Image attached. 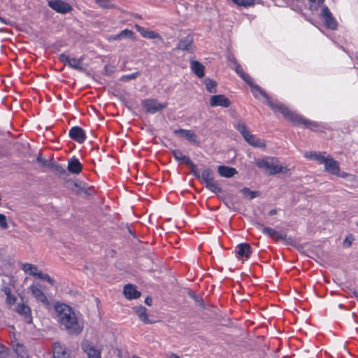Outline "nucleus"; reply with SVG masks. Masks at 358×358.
Wrapping results in <instances>:
<instances>
[{
    "mask_svg": "<svg viewBox=\"0 0 358 358\" xmlns=\"http://www.w3.org/2000/svg\"><path fill=\"white\" fill-rule=\"evenodd\" d=\"M57 320L69 334L79 335L83 330L84 322L81 315L65 303L55 306Z\"/></svg>",
    "mask_w": 358,
    "mask_h": 358,
    "instance_id": "nucleus-1",
    "label": "nucleus"
},
{
    "mask_svg": "<svg viewBox=\"0 0 358 358\" xmlns=\"http://www.w3.org/2000/svg\"><path fill=\"white\" fill-rule=\"evenodd\" d=\"M252 88V92L256 98H260L262 96L266 100L267 104L275 112H280L289 121L292 122L295 124H303L305 127L311 129L312 130L316 131L317 125L315 122L307 120L300 115L290 111L282 104L277 101H271L266 93L257 85L253 84L252 80L251 79V83L248 84Z\"/></svg>",
    "mask_w": 358,
    "mask_h": 358,
    "instance_id": "nucleus-2",
    "label": "nucleus"
},
{
    "mask_svg": "<svg viewBox=\"0 0 358 358\" xmlns=\"http://www.w3.org/2000/svg\"><path fill=\"white\" fill-rule=\"evenodd\" d=\"M256 164L259 168L264 169L271 175L286 172L287 170L286 166H283L276 158L273 157H266L258 160Z\"/></svg>",
    "mask_w": 358,
    "mask_h": 358,
    "instance_id": "nucleus-3",
    "label": "nucleus"
},
{
    "mask_svg": "<svg viewBox=\"0 0 358 358\" xmlns=\"http://www.w3.org/2000/svg\"><path fill=\"white\" fill-rule=\"evenodd\" d=\"M144 109L150 113H155L161 111L167 106V103L159 102L157 99H148L142 102Z\"/></svg>",
    "mask_w": 358,
    "mask_h": 358,
    "instance_id": "nucleus-4",
    "label": "nucleus"
},
{
    "mask_svg": "<svg viewBox=\"0 0 358 358\" xmlns=\"http://www.w3.org/2000/svg\"><path fill=\"white\" fill-rule=\"evenodd\" d=\"M320 164L324 165V169L328 173L335 175L338 173L339 171V164L338 162L334 160L329 155H326V153L324 155V159L320 161Z\"/></svg>",
    "mask_w": 358,
    "mask_h": 358,
    "instance_id": "nucleus-5",
    "label": "nucleus"
},
{
    "mask_svg": "<svg viewBox=\"0 0 358 358\" xmlns=\"http://www.w3.org/2000/svg\"><path fill=\"white\" fill-rule=\"evenodd\" d=\"M48 3L52 10L61 14H66L72 10L71 5L62 0H50Z\"/></svg>",
    "mask_w": 358,
    "mask_h": 358,
    "instance_id": "nucleus-6",
    "label": "nucleus"
},
{
    "mask_svg": "<svg viewBox=\"0 0 358 358\" xmlns=\"http://www.w3.org/2000/svg\"><path fill=\"white\" fill-rule=\"evenodd\" d=\"M29 292L38 302L47 304L48 300L41 289V285L39 283H33L28 287Z\"/></svg>",
    "mask_w": 358,
    "mask_h": 358,
    "instance_id": "nucleus-7",
    "label": "nucleus"
},
{
    "mask_svg": "<svg viewBox=\"0 0 358 358\" xmlns=\"http://www.w3.org/2000/svg\"><path fill=\"white\" fill-rule=\"evenodd\" d=\"M320 15L324 19L326 25L331 29H335L337 27V22L333 17L331 13L326 6H322Z\"/></svg>",
    "mask_w": 358,
    "mask_h": 358,
    "instance_id": "nucleus-8",
    "label": "nucleus"
},
{
    "mask_svg": "<svg viewBox=\"0 0 358 358\" xmlns=\"http://www.w3.org/2000/svg\"><path fill=\"white\" fill-rule=\"evenodd\" d=\"M236 252V257L243 262L250 257L252 253L251 247L248 243H241L237 245Z\"/></svg>",
    "mask_w": 358,
    "mask_h": 358,
    "instance_id": "nucleus-9",
    "label": "nucleus"
},
{
    "mask_svg": "<svg viewBox=\"0 0 358 358\" xmlns=\"http://www.w3.org/2000/svg\"><path fill=\"white\" fill-rule=\"evenodd\" d=\"M81 348L87 355L88 358H101V350L96 349L93 343L85 341L82 343Z\"/></svg>",
    "mask_w": 358,
    "mask_h": 358,
    "instance_id": "nucleus-10",
    "label": "nucleus"
},
{
    "mask_svg": "<svg viewBox=\"0 0 358 358\" xmlns=\"http://www.w3.org/2000/svg\"><path fill=\"white\" fill-rule=\"evenodd\" d=\"M231 102L228 98L223 94L214 95L210 97V105L212 107L221 106L227 108Z\"/></svg>",
    "mask_w": 358,
    "mask_h": 358,
    "instance_id": "nucleus-11",
    "label": "nucleus"
},
{
    "mask_svg": "<svg viewBox=\"0 0 358 358\" xmlns=\"http://www.w3.org/2000/svg\"><path fill=\"white\" fill-rule=\"evenodd\" d=\"M69 136L79 143H83L86 139L85 131L80 127H73L69 131Z\"/></svg>",
    "mask_w": 358,
    "mask_h": 358,
    "instance_id": "nucleus-12",
    "label": "nucleus"
},
{
    "mask_svg": "<svg viewBox=\"0 0 358 358\" xmlns=\"http://www.w3.org/2000/svg\"><path fill=\"white\" fill-rule=\"evenodd\" d=\"M54 358H70L64 345L59 342H55L52 345Z\"/></svg>",
    "mask_w": 358,
    "mask_h": 358,
    "instance_id": "nucleus-13",
    "label": "nucleus"
},
{
    "mask_svg": "<svg viewBox=\"0 0 358 358\" xmlns=\"http://www.w3.org/2000/svg\"><path fill=\"white\" fill-rule=\"evenodd\" d=\"M135 28L141 34V35L144 38L162 40L160 35L158 33H157L152 30L144 28L140 25H136Z\"/></svg>",
    "mask_w": 358,
    "mask_h": 358,
    "instance_id": "nucleus-14",
    "label": "nucleus"
},
{
    "mask_svg": "<svg viewBox=\"0 0 358 358\" xmlns=\"http://www.w3.org/2000/svg\"><path fill=\"white\" fill-rule=\"evenodd\" d=\"M15 310L20 315L24 317L26 322L27 323H31L32 322V317L31 315V308L25 305L24 303H19L15 308Z\"/></svg>",
    "mask_w": 358,
    "mask_h": 358,
    "instance_id": "nucleus-15",
    "label": "nucleus"
},
{
    "mask_svg": "<svg viewBox=\"0 0 358 358\" xmlns=\"http://www.w3.org/2000/svg\"><path fill=\"white\" fill-rule=\"evenodd\" d=\"M21 268L24 273L38 278L41 273L36 265L29 263L23 264Z\"/></svg>",
    "mask_w": 358,
    "mask_h": 358,
    "instance_id": "nucleus-16",
    "label": "nucleus"
},
{
    "mask_svg": "<svg viewBox=\"0 0 358 358\" xmlns=\"http://www.w3.org/2000/svg\"><path fill=\"white\" fill-rule=\"evenodd\" d=\"M124 294L125 297L128 299H137L141 296L140 292H138L136 287L131 284H128L124 286Z\"/></svg>",
    "mask_w": 358,
    "mask_h": 358,
    "instance_id": "nucleus-17",
    "label": "nucleus"
},
{
    "mask_svg": "<svg viewBox=\"0 0 358 358\" xmlns=\"http://www.w3.org/2000/svg\"><path fill=\"white\" fill-rule=\"evenodd\" d=\"M134 310L139 319L145 324H152L154 322L150 320L147 314V310L145 307L140 306L134 308Z\"/></svg>",
    "mask_w": 358,
    "mask_h": 358,
    "instance_id": "nucleus-18",
    "label": "nucleus"
},
{
    "mask_svg": "<svg viewBox=\"0 0 358 358\" xmlns=\"http://www.w3.org/2000/svg\"><path fill=\"white\" fill-rule=\"evenodd\" d=\"M173 133L176 135H180L185 137L189 141L192 143L196 142V136L195 135L194 132L191 130L180 129L174 130Z\"/></svg>",
    "mask_w": 358,
    "mask_h": 358,
    "instance_id": "nucleus-19",
    "label": "nucleus"
},
{
    "mask_svg": "<svg viewBox=\"0 0 358 358\" xmlns=\"http://www.w3.org/2000/svg\"><path fill=\"white\" fill-rule=\"evenodd\" d=\"M244 138L250 145L254 147L264 148L266 145L264 141L257 138L255 136L251 134L250 133L246 134Z\"/></svg>",
    "mask_w": 358,
    "mask_h": 358,
    "instance_id": "nucleus-20",
    "label": "nucleus"
},
{
    "mask_svg": "<svg viewBox=\"0 0 358 358\" xmlns=\"http://www.w3.org/2000/svg\"><path fill=\"white\" fill-rule=\"evenodd\" d=\"M190 67L192 71L199 77L204 76L205 66L198 61L192 60L190 62Z\"/></svg>",
    "mask_w": 358,
    "mask_h": 358,
    "instance_id": "nucleus-21",
    "label": "nucleus"
},
{
    "mask_svg": "<svg viewBox=\"0 0 358 358\" xmlns=\"http://www.w3.org/2000/svg\"><path fill=\"white\" fill-rule=\"evenodd\" d=\"M193 42V37L191 35H187L186 37L182 38L178 45V48L182 50H191Z\"/></svg>",
    "mask_w": 358,
    "mask_h": 358,
    "instance_id": "nucleus-22",
    "label": "nucleus"
},
{
    "mask_svg": "<svg viewBox=\"0 0 358 358\" xmlns=\"http://www.w3.org/2000/svg\"><path fill=\"white\" fill-rule=\"evenodd\" d=\"M217 171L221 176L225 178H231L237 173L236 169L226 166H219Z\"/></svg>",
    "mask_w": 358,
    "mask_h": 358,
    "instance_id": "nucleus-23",
    "label": "nucleus"
},
{
    "mask_svg": "<svg viewBox=\"0 0 358 358\" xmlns=\"http://www.w3.org/2000/svg\"><path fill=\"white\" fill-rule=\"evenodd\" d=\"M172 154L176 161L187 165L192 164L191 159L187 156L183 155L180 150H172Z\"/></svg>",
    "mask_w": 358,
    "mask_h": 358,
    "instance_id": "nucleus-24",
    "label": "nucleus"
},
{
    "mask_svg": "<svg viewBox=\"0 0 358 358\" xmlns=\"http://www.w3.org/2000/svg\"><path fill=\"white\" fill-rule=\"evenodd\" d=\"M68 170L72 173L78 174L82 171V164L78 159L73 158L69 162Z\"/></svg>",
    "mask_w": 358,
    "mask_h": 358,
    "instance_id": "nucleus-25",
    "label": "nucleus"
},
{
    "mask_svg": "<svg viewBox=\"0 0 358 358\" xmlns=\"http://www.w3.org/2000/svg\"><path fill=\"white\" fill-rule=\"evenodd\" d=\"M197 177L201 178V182L205 185L214 180L213 172L210 169H203L201 173V176L199 175Z\"/></svg>",
    "mask_w": 358,
    "mask_h": 358,
    "instance_id": "nucleus-26",
    "label": "nucleus"
},
{
    "mask_svg": "<svg viewBox=\"0 0 358 358\" xmlns=\"http://www.w3.org/2000/svg\"><path fill=\"white\" fill-rule=\"evenodd\" d=\"M259 229L262 230V233L267 235L273 238H283L282 235H280L274 229L268 227H259Z\"/></svg>",
    "mask_w": 358,
    "mask_h": 358,
    "instance_id": "nucleus-27",
    "label": "nucleus"
},
{
    "mask_svg": "<svg viewBox=\"0 0 358 358\" xmlns=\"http://www.w3.org/2000/svg\"><path fill=\"white\" fill-rule=\"evenodd\" d=\"M324 153L325 152H307L304 154V157L309 159L315 160L320 164V161L324 159Z\"/></svg>",
    "mask_w": 358,
    "mask_h": 358,
    "instance_id": "nucleus-28",
    "label": "nucleus"
},
{
    "mask_svg": "<svg viewBox=\"0 0 358 358\" xmlns=\"http://www.w3.org/2000/svg\"><path fill=\"white\" fill-rule=\"evenodd\" d=\"M236 66H235V71L240 76V77L243 80H245L248 84H250L251 83V78L249 75L246 74L244 73L242 67L238 64H235Z\"/></svg>",
    "mask_w": 358,
    "mask_h": 358,
    "instance_id": "nucleus-29",
    "label": "nucleus"
},
{
    "mask_svg": "<svg viewBox=\"0 0 358 358\" xmlns=\"http://www.w3.org/2000/svg\"><path fill=\"white\" fill-rule=\"evenodd\" d=\"M205 185L206 188L213 193H220L222 191L221 187H220L215 180L209 182V183H206Z\"/></svg>",
    "mask_w": 358,
    "mask_h": 358,
    "instance_id": "nucleus-30",
    "label": "nucleus"
},
{
    "mask_svg": "<svg viewBox=\"0 0 358 358\" xmlns=\"http://www.w3.org/2000/svg\"><path fill=\"white\" fill-rule=\"evenodd\" d=\"M241 192L245 198L249 199H252L258 196L257 192L251 191L248 187H244L242 189H241Z\"/></svg>",
    "mask_w": 358,
    "mask_h": 358,
    "instance_id": "nucleus-31",
    "label": "nucleus"
},
{
    "mask_svg": "<svg viewBox=\"0 0 358 358\" xmlns=\"http://www.w3.org/2000/svg\"><path fill=\"white\" fill-rule=\"evenodd\" d=\"M204 82L206 84V87L209 92H210V93L216 92V86H217L216 82H215L212 80H210V79H206Z\"/></svg>",
    "mask_w": 358,
    "mask_h": 358,
    "instance_id": "nucleus-32",
    "label": "nucleus"
},
{
    "mask_svg": "<svg viewBox=\"0 0 358 358\" xmlns=\"http://www.w3.org/2000/svg\"><path fill=\"white\" fill-rule=\"evenodd\" d=\"M81 62V59L71 58L69 65L75 69H82Z\"/></svg>",
    "mask_w": 358,
    "mask_h": 358,
    "instance_id": "nucleus-33",
    "label": "nucleus"
},
{
    "mask_svg": "<svg viewBox=\"0 0 358 358\" xmlns=\"http://www.w3.org/2000/svg\"><path fill=\"white\" fill-rule=\"evenodd\" d=\"M234 3L239 6H250L254 4L255 0H231Z\"/></svg>",
    "mask_w": 358,
    "mask_h": 358,
    "instance_id": "nucleus-34",
    "label": "nucleus"
},
{
    "mask_svg": "<svg viewBox=\"0 0 358 358\" xmlns=\"http://www.w3.org/2000/svg\"><path fill=\"white\" fill-rule=\"evenodd\" d=\"M236 129L241 132V134L243 135V137L246 136V134H248L250 131L248 130L245 124L243 122H238Z\"/></svg>",
    "mask_w": 358,
    "mask_h": 358,
    "instance_id": "nucleus-35",
    "label": "nucleus"
},
{
    "mask_svg": "<svg viewBox=\"0 0 358 358\" xmlns=\"http://www.w3.org/2000/svg\"><path fill=\"white\" fill-rule=\"evenodd\" d=\"M38 278L47 281L51 285H54L55 283V280L52 278H51L47 273H43L42 271H41Z\"/></svg>",
    "mask_w": 358,
    "mask_h": 358,
    "instance_id": "nucleus-36",
    "label": "nucleus"
},
{
    "mask_svg": "<svg viewBox=\"0 0 358 358\" xmlns=\"http://www.w3.org/2000/svg\"><path fill=\"white\" fill-rule=\"evenodd\" d=\"M120 37L121 38V40L122 38H131L132 36H133V31L131 30H129V29H124L122 30L120 34Z\"/></svg>",
    "mask_w": 358,
    "mask_h": 358,
    "instance_id": "nucleus-37",
    "label": "nucleus"
},
{
    "mask_svg": "<svg viewBox=\"0 0 358 358\" xmlns=\"http://www.w3.org/2000/svg\"><path fill=\"white\" fill-rule=\"evenodd\" d=\"M0 227L3 229L8 228L6 217L3 214H0Z\"/></svg>",
    "mask_w": 358,
    "mask_h": 358,
    "instance_id": "nucleus-38",
    "label": "nucleus"
},
{
    "mask_svg": "<svg viewBox=\"0 0 358 358\" xmlns=\"http://www.w3.org/2000/svg\"><path fill=\"white\" fill-rule=\"evenodd\" d=\"M102 8H109L111 4L108 0H94Z\"/></svg>",
    "mask_w": 358,
    "mask_h": 358,
    "instance_id": "nucleus-39",
    "label": "nucleus"
},
{
    "mask_svg": "<svg viewBox=\"0 0 358 358\" xmlns=\"http://www.w3.org/2000/svg\"><path fill=\"white\" fill-rule=\"evenodd\" d=\"M15 350L20 356H24V355H26V353L24 352V347H23V345H17V347L15 348Z\"/></svg>",
    "mask_w": 358,
    "mask_h": 358,
    "instance_id": "nucleus-40",
    "label": "nucleus"
},
{
    "mask_svg": "<svg viewBox=\"0 0 358 358\" xmlns=\"http://www.w3.org/2000/svg\"><path fill=\"white\" fill-rule=\"evenodd\" d=\"M71 57H70L69 55H65V54H61L59 55V59L62 62H64V63H66L69 64V60L71 59Z\"/></svg>",
    "mask_w": 358,
    "mask_h": 358,
    "instance_id": "nucleus-41",
    "label": "nucleus"
},
{
    "mask_svg": "<svg viewBox=\"0 0 358 358\" xmlns=\"http://www.w3.org/2000/svg\"><path fill=\"white\" fill-rule=\"evenodd\" d=\"M15 300H16L15 296H14L12 294L6 296V302H7V303H8L10 305L13 304L15 303Z\"/></svg>",
    "mask_w": 358,
    "mask_h": 358,
    "instance_id": "nucleus-42",
    "label": "nucleus"
},
{
    "mask_svg": "<svg viewBox=\"0 0 358 358\" xmlns=\"http://www.w3.org/2000/svg\"><path fill=\"white\" fill-rule=\"evenodd\" d=\"M109 40L110 41H112V40H113V41H120V40H121V38H120V35L118 34H115V35H113V36H110Z\"/></svg>",
    "mask_w": 358,
    "mask_h": 358,
    "instance_id": "nucleus-43",
    "label": "nucleus"
},
{
    "mask_svg": "<svg viewBox=\"0 0 358 358\" xmlns=\"http://www.w3.org/2000/svg\"><path fill=\"white\" fill-rule=\"evenodd\" d=\"M0 22H1L3 24H10V21L8 19H6L4 17H2L0 16Z\"/></svg>",
    "mask_w": 358,
    "mask_h": 358,
    "instance_id": "nucleus-44",
    "label": "nucleus"
},
{
    "mask_svg": "<svg viewBox=\"0 0 358 358\" xmlns=\"http://www.w3.org/2000/svg\"><path fill=\"white\" fill-rule=\"evenodd\" d=\"M335 175L337 176H339L341 178H344L347 177L348 173H345V172H340V170H339L338 171V174H335Z\"/></svg>",
    "mask_w": 358,
    "mask_h": 358,
    "instance_id": "nucleus-45",
    "label": "nucleus"
},
{
    "mask_svg": "<svg viewBox=\"0 0 358 358\" xmlns=\"http://www.w3.org/2000/svg\"><path fill=\"white\" fill-rule=\"evenodd\" d=\"M6 348L4 345L0 344V354H4L6 352Z\"/></svg>",
    "mask_w": 358,
    "mask_h": 358,
    "instance_id": "nucleus-46",
    "label": "nucleus"
},
{
    "mask_svg": "<svg viewBox=\"0 0 358 358\" xmlns=\"http://www.w3.org/2000/svg\"><path fill=\"white\" fill-rule=\"evenodd\" d=\"M4 293L6 294V296L11 295L10 289L8 287H5L3 289Z\"/></svg>",
    "mask_w": 358,
    "mask_h": 358,
    "instance_id": "nucleus-47",
    "label": "nucleus"
},
{
    "mask_svg": "<svg viewBox=\"0 0 358 358\" xmlns=\"http://www.w3.org/2000/svg\"><path fill=\"white\" fill-rule=\"evenodd\" d=\"M152 298H150V297H147V298L145 299V303L147 305H148V306H151V304H152Z\"/></svg>",
    "mask_w": 358,
    "mask_h": 358,
    "instance_id": "nucleus-48",
    "label": "nucleus"
},
{
    "mask_svg": "<svg viewBox=\"0 0 358 358\" xmlns=\"http://www.w3.org/2000/svg\"><path fill=\"white\" fill-rule=\"evenodd\" d=\"M310 2L316 3L317 0H309ZM324 0H317V4L318 5H322Z\"/></svg>",
    "mask_w": 358,
    "mask_h": 358,
    "instance_id": "nucleus-49",
    "label": "nucleus"
},
{
    "mask_svg": "<svg viewBox=\"0 0 358 358\" xmlns=\"http://www.w3.org/2000/svg\"><path fill=\"white\" fill-rule=\"evenodd\" d=\"M168 358H180L178 355L175 354V353H171L169 356H168Z\"/></svg>",
    "mask_w": 358,
    "mask_h": 358,
    "instance_id": "nucleus-50",
    "label": "nucleus"
},
{
    "mask_svg": "<svg viewBox=\"0 0 358 358\" xmlns=\"http://www.w3.org/2000/svg\"><path fill=\"white\" fill-rule=\"evenodd\" d=\"M276 213H277V210H276V209H272V210H271L268 212V215H269L270 216H272V215H275Z\"/></svg>",
    "mask_w": 358,
    "mask_h": 358,
    "instance_id": "nucleus-51",
    "label": "nucleus"
},
{
    "mask_svg": "<svg viewBox=\"0 0 358 358\" xmlns=\"http://www.w3.org/2000/svg\"><path fill=\"white\" fill-rule=\"evenodd\" d=\"M137 75H138L137 73H134V74H131V75H130L129 76H127V78H129V79H134V78H136L137 77Z\"/></svg>",
    "mask_w": 358,
    "mask_h": 358,
    "instance_id": "nucleus-52",
    "label": "nucleus"
},
{
    "mask_svg": "<svg viewBox=\"0 0 358 358\" xmlns=\"http://www.w3.org/2000/svg\"><path fill=\"white\" fill-rule=\"evenodd\" d=\"M346 243H348V246H349L351 243V241L350 240H348V238H347L345 240V242L344 243L345 244Z\"/></svg>",
    "mask_w": 358,
    "mask_h": 358,
    "instance_id": "nucleus-53",
    "label": "nucleus"
},
{
    "mask_svg": "<svg viewBox=\"0 0 358 358\" xmlns=\"http://www.w3.org/2000/svg\"><path fill=\"white\" fill-rule=\"evenodd\" d=\"M355 296L358 298V291L354 292Z\"/></svg>",
    "mask_w": 358,
    "mask_h": 358,
    "instance_id": "nucleus-54",
    "label": "nucleus"
},
{
    "mask_svg": "<svg viewBox=\"0 0 358 358\" xmlns=\"http://www.w3.org/2000/svg\"><path fill=\"white\" fill-rule=\"evenodd\" d=\"M310 8H311V9H312V10H313V9H316V8H313V5H311V6H310Z\"/></svg>",
    "mask_w": 358,
    "mask_h": 358,
    "instance_id": "nucleus-55",
    "label": "nucleus"
},
{
    "mask_svg": "<svg viewBox=\"0 0 358 358\" xmlns=\"http://www.w3.org/2000/svg\"><path fill=\"white\" fill-rule=\"evenodd\" d=\"M357 226H358V222H357Z\"/></svg>",
    "mask_w": 358,
    "mask_h": 358,
    "instance_id": "nucleus-56",
    "label": "nucleus"
}]
</instances>
